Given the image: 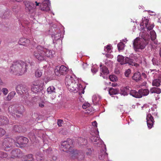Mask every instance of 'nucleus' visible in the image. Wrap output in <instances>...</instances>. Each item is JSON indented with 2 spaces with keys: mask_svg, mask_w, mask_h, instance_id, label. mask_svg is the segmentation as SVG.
<instances>
[{
  "mask_svg": "<svg viewBox=\"0 0 161 161\" xmlns=\"http://www.w3.org/2000/svg\"><path fill=\"white\" fill-rule=\"evenodd\" d=\"M27 64L22 61H18L13 63L10 66V71L12 73L18 75L24 74L27 69Z\"/></svg>",
  "mask_w": 161,
  "mask_h": 161,
  "instance_id": "1",
  "label": "nucleus"
},
{
  "mask_svg": "<svg viewBox=\"0 0 161 161\" xmlns=\"http://www.w3.org/2000/svg\"><path fill=\"white\" fill-rule=\"evenodd\" d=\"M65 83L69 90L72 92H76L79 90L82 91V93L84 94V91L80 84H77L72 76L69 75H67L65 79Z\"/></svg>",
  "mask_w": 161,
  "mask_h": 161,
  "instance_id": "2",
  "label": "nucleus"
},
{
  "mask_svg": "<svg viewBox=\"0 0 161 161\" xmlns=\"http://www.w3.org/2000/svg\"><path fill=\"white\" fill-rule=\"evenodd\" d=\"M148 43L147 39L146 37H143L142 39L136 38L134 41L133 47L136 51H137L139 49H143Z\"/></svg>",
  "mask_w": 161,
  "mask_h": 161,
  "instance_id": "3",
  "label": "nucleus"
},
{
  "mask_svg": "<svg viewBox=\"0 0 161 161\" xmlns=\"http://www.w3.org/2000/svg\"><path fill=\"white\" fill-rule=\"evenodd\" d=\"M149 93V90L147 89H141L138 91L135 90H131L130 94L133 97L136 98H140L143 96L147 95Z\"/></svg>",
  "mask_w": 161,
  "mask_h": 161,
  "instance_id": "4",
  "label": "nucleus"
},
{
  "mask_svg": "<svg viewBox=\"0 0 161 161\" xmlns=\"http://www.w3.org/2000/svg\"><path fill=\"white\" fill-rule=\"evenodd\" d=\"M43 50V47L38 46L33 53L35 58L39 61H42L45 59V54Z\"/></svg>",
  "mask_w": 161,
  "mask_h": 161,
  "instance_id": "5",
  "label": "nucleus"
},
{
  "mask_svg": "<svg viewBox=\"0 0 161 161\" xmlns=\"http://www.w3.org/2000/svg\"><path fill=\"white\" fill-rule=\"evenodd\" d=\"M72 141L69 139L66 141L63 142L61 143V150L67 153L69 152V154H71L72 150Z\"/></svg>",
  "mask_w": 161,
  "mask_h": 161,
  "instance_id": "6",
  "label": "nucleus"
},
{
  "mask_svg": "<svg viewBox=\"0 0 161 161\" xmlns=\"http://www.w3.org/2000/svg\"><path fill=\"white\" fill-rule=\"evenodd\" d=\"M24 3L25 6L26 10L30 13H32L34 12L36 6H41L40 3L36 1L35 2V3L28 1H24Z\"/></svg>",
  "mask_w": 161,
  "mask_h": 161,
  "instance_id": "7",
  "label": "nucleus"
},
{
  "mask_svg": "<svg viewBox=\"0 0 161 161\" xmlns=\"http://www.w3.org/2000/svg\"><path fill=\"white\" fill-rule=\"evenodd\" d=\"M17 105H11L8 108L9 113L14 118L19 117V115H21L23 112V111H19V108H17Z\"/></svg>",
  "mask_w": 161,
  "mask_h": 161,
  "instance_id": "8",
  "label": "nucleus"
},
{
  "mask_svg": "<svg viewBox=\"0 0 161 161\" xmlns=\"http://www.w3.org/2000/svg\"><path fill=\"white\" fill-rule=\"evenodd\" d=\"M14 140L9 137H6L4 139L2 144L3 148L6 151H8L12 146Z\"/></svg>",
  "mask_w": 161,
  "mask_h": 161,
  "instance_id": "9",
  "label": "nucleus"
},
{
  "mask_svg": "<svg viewBox=\"0 0 161 161\" xmlns=\"http://www.w3.org/2000/svg\"><path fill=\"white\" fill-rule=\"evenodd\" d=\"M68 71V68L64 65H61L59 67L57 66L54 70L55 75L58 76L61 75H65Z\"/></svg>",
  "mask_w": 161,
  "mask_h": 161,
  "instance_id": "10",
  "label": "nucleus"
},
{
  "mask_svg": "<svg viewBox=\"0 0 161 161\" xmlns=\"http://www.w3.org/2000/svg\"><path fill=\"white\" fill-rule=\"evenodd\" d=\"M70 156L73 159L77 158L79 160H83L84 159V153L83 152L76 150L71 152Z\"/></svg>",
  "mask_w": 161,
  "mask_h": 161,
  "instance_id": "11",
  "label": "nucleus"
},
{
  "mask_svg": "<svg viewBox=\"0 0 161 161\" xmlns=\"http://www.w3.org/2000/svg\"><path fill=\"white\" fill-rule=\"evenodd\" d=\"M15 89L17 92L20 95L25 93L26 95L28 94V89L27 87L25 86L18 85L16 86Z\"/></svg>",
  "mask_w": 161,
  "mask_h": 161,
  "instance_id": "12",
  "label": "nucleus"
},
{
  "mask_svg": "<svg viewBox=\"0 0 161 161\" xmlns=\"http://www.w3.org/2000/svg\"><path fill=\"white\" fill-rule=\"evenodd\" d=\"M42 89V85L38 82H34L31 88L32 92L35 93L40 92Z\"/></svg>",
  "mask_w": 161,
  "mask_h": 161,
  "instance_id": "13",
  "label": "nucleus"
},
{
  "mask_svg": "<svg viewBox=\"0 0 161 161\" xmlns=\"http://www.w3.org/2000/svg\"><path fill=\"white\" fill-rule=\"evenodd\" d=\"M14 140L15 143L18 144L19 146L25 144L28 142V139L23 136H17Z\"/></svg>",
  "mask_w": 161,
  "mask_h": 161,
  "instance_id": "14",
  "label": "nucleus"
},
{
  "mask_svg": "<svg viewBox=\"0 0 161 161\" xmlns=\"http://www.w3.org/2000/svg\"><path fill=\"white\" fill-rule=\"evenodd\" d=\"M50 2L49 0H44L42 3V7H41L40 8L42 10L47 12L50 10Z\"/></svg>",
  "mask_w": 161,
  "mask_h": 161,
  "instance_id": "15",
  "label": "nucleus"
},
{
  "mask_svg": "<svg viewBox=\"0 0 161 161\" xmlns=\"http://www.w3.org/2000/svg\"><path fill=\"white\" fill-rule=\"evenodd\" d=\"M146 119L148 127L150 129L153 127L154 122L153 117L151 113H148L147 114Z\"/></svg>",
  "mask_w": 161,
  "mask_h": 161,
  "instance_id": "16",
  "label": "nucleus"
},
{
  "mask_svg": "<svg viewBox=\"0 0 161 161\" xmlns=\"http://www.w3.org/2000/svg\"><path fill=\"white\" fill-rule=\"evenodd\" d=\"M11 158H20L22 156V153L19 149H16L13 150L11 153Z\"/></svg>",
  "mask_w": 161,
  "mask_h": 161,
  "instance_id": "17",
  "label": "nucleus"
},
{
  "mask_svg": "<svg viewBox=\"0 0 161 161\" xmlns=\"http://www.w3.org/2000/svg\"><path fill=\"white\" fill-rule=\"evenodd\" d=\"M19 45L27 47L30 45V41L29 39H28L25 38H21L19 41Z\"/></svg>",
  "mask_w": 161,
  "mask_h": 161,
  "instance_id": "18",
  "label": "nucleus"
},
{
  "mask_svg": "<svg viewBox=\"0 0 161 161\" xmlns=\"http://www.w3.org/2000/svg\"><path fill=\"white\" fill-rule=\"evenodd\" d=\"M131 56H130V58H125V62L126 64H128L129 65L134 66L137 67L139 66V65L135 63L133 61V59L132 58Z\"/></svg>",
  "mask_w": 161,
  "mask_h": 161,
  "instance_id": "19",
  "label": "nucleus"
},
{
  "mask_svg": "<svg viewBox=\"0 0 161 161\" xmlns=\"http://www.w3.org/2000/svg\"><path fill=\"white\" fill-rule=\"evenodd\" d=\"M99 158L101 160H106L108 158V154L106 151L104 150H101L99 155Z\"/></svg>",
  "mask_w": 161,
  "mask_h": 161,
  "instance_id": "20",
  "label": "nucleus"
},
{
  "mask_svg": "<svg viewBox=\"0 0 161 161\" xmlns=\"http://www.w3.org/2000/svg\"><path fill=\"white\" fill-rule=\"evenodd\" d=\"M9 120L8 118L4 116L0 115V125L8 124Z\"/></svg>",
  "mask_w": 161,
  "mask_h": 161,
  "instance_id": "21",
  "label": "nucleus"
},
{
  "mask_svg": "<svg viewBox=\"0 0 161 161\" xmlns=\"http://www.w3.org/2000/svg\"><path fill=\"white\" fill-rule=\"evenodd\" d=\"M132 79L136 82L141 80L142 79L141 74L138 72L135 73L132 76Z\"/></svg>",
  "mask_w": 161,
  "mask_h": 161,
  "instance_id": "22",
  "label": "nucleus"
},
{
  "mask_svg": "<svg viewBox=\"0 0 161 161\" xmlns=\"http://www.w3.org/2000/svg\"><path fill=\"white\" fill-rule=\"evenodd\" d=\"M101 97L98 95H95L92 97V101L94 105L99 104Z\"/></svg>",
  "mask_w": 161,
  "mask_h": 161,
  "instance_id": "23",
  "label": "nucleus"
},
{
  "mask_svg": "<svg viewBox=\"0 0 161 161\" xmlns=\"http://www.w3.org/2000/svg\"><path fill=\"white\" fill-rule=\"evenodd\" d=\"M129 87H128L121 88L120 90L119 93L122 95L126 96L128 94V92H129Z\"/></svg>",
  "mask_w": 161,
  "mask_h": 161,
  "instance_id": "24",
  "label": "nucleus"
},
{
  "mask_svg": "<svg viewBox=\"0 0 161 161\" xmlns=\"http://www.w3.org/2000/svg\"><path fill=\"white\" fill-rule=\"evenodd\" d=\"M43 50L44 51V52L45 54V58H46V57L50 58L53 57V54L51 51L47 50L45 48H44L43 47Z\"/></svg>",
  "mask_w": 161,
  "mask_h": 161,
  "instance_id": "25",
  "label": "nucleus"
},
{
  "mask_svg": "<svg viewBox=\"0 0 161 161\" xmlns=\"http://www.w3.org/2000/svg\"><path fill=\"white\" fill-rule=\"evenodd\" d=\"M149 23V20L145 17L144 18H142V22L140 24V25L141 26H142V28H144V27H146Z\"/></svg>",
  "mask_w": 161,
  "mask_h": 161,
  "instance_id": "26",
  "label": "nucleus"
},
{
  "mask_svg": "<svg viewBox=\"0 0 161 161\" xmlns=\"http://www.w3.org/2000/svg\"><path fill=\"white\" fill-rule=\"evenodd\" d=\"M22 160L23 161H33L34 158L31 154H29L28 155L24 156Z\"/></svg>",
  "mask_w": 161,
  "mask_h": 161,
  "instance_id": "27",
  "label": "nucleus"
},
{
  "mask_svg": "<svg viewBox=\"0 0 161 161\" xmlns=\"http://www.w3.org/2000/svg\"><path fill=\"white\" fill-rule=\"evenodd\" d=\"M91 139L93 142H95V144L97 145L100 141L99 138L97 136H93L91 137Z\"/></svg>",
  "mask_w": 161,
  "mask_h": 161,
  "instance_id": "28",
  "label": "nucleus"
},
{
  "mask_svg": "<svg viewBox=\"0 0 161 161\" xmlns=\"http://www.w3.org/2000/svg\"><path fill=\"white\" fill-rule=\"evenodd\" d=\"M16 93L14 91H12L10 92L5 99L7 101H10L12 99L15 95Z\"/></svg>",
  "mask_w": 161,
  "mask_h": 161,
  "instance_id": "29",
  "label": "nucleus"
},
{
  "mask_svg": "<svg viewBox=\"0 0 161 161\" xmlns=\"http://www.w3.org/2000/svg\"><path fill=\"white\" fill-rule=\"evenodd\" d=\"M109 93L110 95H115L119 93V90L117 89L111 88L109 89Z\"/></svg>",
  "mask_w": 161,
  "mask_h": 161,
  "instance_id": "30",
  "label": "nucleus"
},
{
  "mask_svg": "<svg viewBox=\"0 0 161 161\" xmlns=\"http://www.w3.org/2000/svg\"><path fill=\"white\" fill-rule=\"evenodd\" d=\"M117 61L122 65L125 64V58L124 59L123 56L119 55L117 57Z\"/></svg>",
  "mask_w": 161,
  "mask_h": 161,
  "instance_id": "31",
  "label": "nucleus"
},
{
  "mask_svg": "<svg viewBox=\"0 0 161 161\" xmlns=\"http://www.w3.org/2000/svg\"><path fill=\"white\" fill-rule=\"evenodd\" d=\"M150 92L151 93H156L159 94L161 92V90L158 88L153 87L151 89Z\"/></svg>",
  "mask_w": 161,
  "mask_h": 161,
  "instance_id": "32",
  "label": "nucleus"
},
{
  "mask_svg": "<svg viewBox=\"0 0 161 161\" xmlns=\"http://www.w3.org/2000/svg\"><path fill=\"white\" fill-rule=\"evenodd\" d=\"M47 93L51 94L56 92V90L55 87L53 86H49L47 89Z\"/></svg>",
  "mask_w": 161,
  "mask_h": 161,
  "instance_id": "33",
  "label": "nucleus"
},
{
  "mask_svg": "<svg viewBox=\"0 0 161 161\" xmlns=\"http://www.w3.org/2000/svg\"><path fill=\"white\" fill-rule=\"evenodd\" d=\"M161 82V80L159 79H155L153 81L152 85L154 86H160Z\"/></svg>",
  "mask_w": 161,
  "mask_h": 161,
  "instance_id": "34",
  "label": "nucleus"
},
{
  "mask_svg": "<svg viewBox=\"0 0 161 161\" xmlns=\"http://www.w3.org/2000/svg\"><path fill=\"white\" fill-rule=\"evenodd\" d=\"M101 72L104 75H107L109 73V71L108 69L106 66H103L101 68L100 70Z\"/></svg>",
  "mask_w": 161,
  "mask_h": 161,
  "instance_id": "35",
  "label": "nucleus"
},
{
  "mask_svg": "<svg viewBox=\"0 0 161 161\" xmlns=\"http://www.w3.org/2000/svg\"><path fill=\"white\" fill-rule=\"evenodd\" d=\"M77 141H78V143H80L81 145H85L87 141L85 139L82 138H79Z\"/></svg>",
  "mask_w": 161,
  "mask_h": 161,
  "instance_id": "36",
  "label": "nucleus"
},
{
  "mask_svg": "<svg viewBox=\"0 0 161 161\" xmlns=\"http://www.w3.org/2000/svg\"><path fill=\"white\" fill-rule=\"evenodd\" d=\"M151 39L152 41L154 40L156 38V35L155 32L154 31L150 32Z\"/></svg>",
  "mask_w": 161,
  "mask_h": 161,
  "instance_id": "37",
  "label": "nucleus"
},
{
  "mask_svg": "<svg viewBox=\"0 0 161 161\" xmlns=\"http://www.w3.org/2000/svg\"><path fill=\"white\" fill-rule=\"evenodd\" d=\"M117 47L119 51L123 50L124 49L125 44L123 42H120L118 44Z\"/></svg>",
  "mask_w": 161,
  "mask_h": 161,
  "instance_id": "38",
  "label": "nucleus"
},
{
  "mask_svg": "<svg viewBox=\"0 0 161 161\" xmlns=\"http://www.w3.org/2000/svg\"><path fill=\"white\" fill-rule=\"evenodd\" d=\"M27 97H24V98L25 99V102L26 104L29 106H32L33 105V102H31V100H29L27 99Z\"/></svg>",
  "mask_w": 161,
  "mask_h": 161,
  "instance_id": "39",
  "label": "nucleus"
},
{
  "mask_svg": "<svg viewBox=\"0 0 161 161\" xmlns=\"http://www.w3.org/2000/svg\"><path fill=\"white\" fill-rule=\"evenodd\" d=\"M42 75V72L40 70L37 69L35 72V75L37 77H40Z\"/></svg>",
  "mask_w": 161,
  "mask_h": 161,
  "instance_id": "40",
  "label": "nucleus"
},
{
  "mask_svg": "<svg viewBox=\"0 0 161 161\" xmlns=\"http://www.w3.org/2000/svg\"><path fill=\"white\" fill-rule=\"evenodd\" d=\"M110 80L112 81H116L117 80V77L114 75H111L109 76V77Z\"/></svg>",
  "mask_w": 161,
  "mask_h": 161,
  "instance_id": "41",
  "label": "nucleus"
},
{
  "mask_svg": "<svg viewBox=\"0 0 161 161\" xmlns=\"http://www.w3.org/2000/svg\"><path fill=\"white\" fill-rule=\"evenodd\" d=\"M61 34L60 33H58L54 35H52V37L54 38L55 40H58L60 39V38Z\"/></svg>",
  "mask_w": 161,
  "mask_h": 161,
  "instance_id": "42",
  "label": "nucleus"
},
{
  "mask_svg": "<svg viewBox=\"0 0 161 161\" xmlns=\"http://www.w3.org/2000/svg\"><path fill=\"white\" fill-rule=\"evenodd\" d=\"M13 130L16 132H19L21 130V128L20 126L16 125L13 127Z\"/></svg>",
  "mask_w": 161,
  "mask_h": 161,
  "instance_id": "43",
  "label": "nucleus"
},
{
  "mask_svg": "<svg viewBox=\"0 0 161 161\" xmlns=\"http://www.w3.org/2000/svg\"><path fill=\"white\" fill-rule=\"evenodd\" d=\"M153 27L154 25L153 24H150L149 23L146 26V27L147 28L148 30L150 31L153 29Z\"/></svg>",
  "mask_w": 161,
  "mask_h": 161,
  "instance_id": "44",
  "label": "nucleus"
},
{
  "mask_svg": "<svg viewBox=\"0 0 161 161\" xmlns=\"http://www.w3.org/2000/svg\"><path fill=\"white\" fill-rule=\"evenodd\" d=\"M8 156L7 154L6 153L3 152H0V157L1 158H6Z\"/></svg>",
  "mask_w": 161,
  "mask_h": 161,
  "instance_id": "45",
  "label": "nucleus"
},
{
  "mask_svg": "<svg viewBox=\"0 0 161 161\" xmlns=\"http://www.w3.org/2000/svg\"><path fill=\"white\" fill-rule=\"evenodd\" d=\"M111 47L109 45H108L106 47H105L104 50L106 52H110L111 51Z\"/></svg>",
  "mask_w": 161,
  "mask_h": 161,
  "instance_id": "46",
  "label": "nucleus"
},
{
  "mask_svg": "<svg viewBox=\"0 0 161 161\" xmlns=\"http://www.w3.org/2000/svg\"><path fill=\"white\" fill-rule=\"evenodd\" d=\"M6 133V131L3 129L0 128V137L3 136Z\"/></svg>",
  "mask_w": 161,
  "mask_h": 161,
  "instance_id": "47",
  "label": "nucleus"
},
{
  "mask_svg": "<svg viewBox=\"0 0 161 161\" xmlns=\"http://www.w3.org/2000/svg\"><path fill=\"white\" fill-rule=\"evenodd\" d=\"M1 91H2L3 94L5 95H6L8 92V89L6 88H3L1 90Z\"/></svg>",
  "mask_w": 161,
  "mask_h": 161,
  "instance_id": "48",
  "label": "nucleus"
},
{
  "mask_svg": "<svg viewBox=\"0 0 161 161\" xmlns=\"http://www.w3.org/2000/svg\"><path fill=\"white\" fill-rule=\"evenodd\" d=\"M90 104L87 102L85 103L83 105H82V108L83 109H86L88 107H90Z\"/></svg>",
  "mask_w": 161,
  "mask_h": 161,
  "instance_id": "49",
  "label": "nucleus"
},
{
  "mask_svg": "<svg viewBox=\"0 0 161 161\" xmlns=\"http://www.w3.org/2000/svg\"><path fill=\"white\" fill-rule=\"evenodd\" d=\"M131 73V70L130 69H128L127 70H126L125 73V75L127 77H128L129 76V75Z\"/></svg>",
  "mask_w": 161,
  "mask_h": 161,
  "instance_id": "50",
  "label": "nucleus"
},
{
  "mask_svg": "<svg viewBox=\"0 0 161 161\" xmlns=\"http://www.w3.org/2000/svg\"><path fill=\"white\" fill-rule=\"evenodd\" d=\"M151 111L150 110L149 111V113H151L152 115H153L154 116H157V111H155L154 112H152V111H154L155 110H153V109L152 108H151Z\"/></svg>",
  "mask_w": 161,
  "mask_h": 161,
  "instance_id": "51",
  "label": "nucleus"
},
{
  "mask_svg": "<svg viewBox=\"0 0 161 161\" xmlns=\"http://www.w3.org/2000/svg\"><path fill=\"white\" fill-rule=\"evenodd\" d=\"M42 155L41 156L39 155L38 154L36 155V159L37 161H42L43 160V158L42 157Z\"/></svg>",
  "mask_w": 161,
  "mask_h": 161,
  "instance_id": "52",
  "label": "nucleus"
},
{
  "mask_svg": "<svg viewBox=\"0 0 161 161\" xmlns=\"http://www.w3.org/2000/svg\"><path fill=\"white\" fill-rule=\"evenodd\" d=\"M63 120L61 119H58V125L59 126H62L63 124Z\"/></svg>",
  "mask_w": 161,
  "mask_h": 161,
  "instance_id": "53",
  "label": "nucleus"
},
{
  "mask_svg": "<svg viewBox=\"0 0 161 161\" xmlns=\"http://www.w3.org/2000/svg\"><path fill=\"white\" fill-rule=\"evenodd\" d=\"M91 71L92 73H95L98 71V69L95 68L94 67H92L91 69Z\"/></svg>",
  "mask_w": 161,
  "mask_h": 161,
  "instance_id": "54",
  "label": "nucleus"
},
{
  "mask_svg": "<svg viewBox=\"0 0 161 161\" xmlns=\"http://www.w3.org/2000/svg\"><path fill=\"white\" fill-rule=\"evenodd\" d=\"M31 102H33V105L34 104V103L36 101V99L35 97H33L32 98L31 100Z\"/></svg>",
  "mask_w": 161,
  "mask_h": 161,
  "instance_id": "55",
  "label": "nucleus"
},
{
  "mask_svg": "<svg viewBox=\"0 0 161 161\" xmlns=\"http://www.w3.org/2000/svg\"><path fill=\"white\" fill-rule=\"evenodd\" d=\"M92 125L94 127H97V122L96 121H93L92 123Z\"/></svg>",
  "mask_w": 161,
  "mask_h": 161,
  "instance_id": "56",
  "label": "nucleus"
},
{
  "mask_svg": "<svg viewBox=\"0 0 161 161\" xmlns=\"http://www.w3.org/2000/svg\"><path fill=\"white\" fill-rule=\"evenodd\" d=\"M44 103L43 102H42L41 103H39V105L40 107H41V108H43V107H44Z\"/></svg>",
  "mask_w": 161,
  "mask_h": 161,
  "instance_id": "57",
  "label": "nucleus"
},
{
  "mask_svg": "<svg viewBox=\"0 0 161 161\" xmlns=\"http://www.w3.org/2000/svg\"><path fill=\"white\" fill-rule=\"evenodd\" d=\"M88 65H87L86 64L83 63L82 64V66L84 69H85L86 68H87Z\"/></svg>",
  "mask_w": 161,
  "mask_h": 161,
  "instance_id": "58",
  "label": "nucleus"
},
{
  "mask_svg": "<svg viewBox=\"0 0 161 161\" xmlns=\"http://www.w3.org/2000/svg\"><path fill=\"white\" fill-rule=\"evenodd\" d=\"M57 160V157L56 156H53L52 158V161H56Z\"/></svg>",
  "mask_w": 161,
  "mask_h": 161,
  "instance_id": "59",
  "label": "nucleus"
},
{
  "mask_svg": "<svg viewBox=\"0 0 161 161\" xmlns=\"http://www.w3.org/2000/svg\"><path fill=\"white\" fill-rule=\"evenodd\" d=\"M88 150L89 151V152H87L86 153V154L87 155H90V154L91 153V149L89 148V149H88Z\"/></svg>",
  "mask_w": 161,
  "mask_h": 161,
  "instance_id": "60",
  "label": "nucleus"
},
{
  "mask_svg": "<svg viewBox=\"0 0 161 161\" xmlns=\"http://www.w3.org/2000/svg\"><path fill=\"white\" fill-rule=\"evenodd\" d=\"M12 2L16 1L17 2H20L23 1V0H10Z\"/></svg>",
  "mask_w": 161,
  "mask_h": 161,
  "instance_id": "61",
  "label": "nucleus"
},
{
  "mask_svg": "<svg viewBox=\"0 0 161 161\" xmlns=\"http://www.w3.org/2000/svg\"><path fill=\"white\" fill-rule=\"evenodd\" d=\"M155 61V59H153L152 60V61L153 62V64L154 65H157V64H156V62H154Z\"/></svg>",
  "mask_w": 161,
  "mask_h": 161,
  "instance_id": "62",
  "label": "nucleus"
},
{
  "mask_svg": "<svg viewBox=\"0 0 161 161\" xmlns=\"http://www.w3.org/2000/svg\"><path fill=\"white\" fill-rule=\"evenodd\" d=\"M100 75L101 76H102L103 77V78L104 79H105V78H107V77L103 75V74L101 72L100 73Z\"/></svg>",
  "mask_w": 161,
  "mask_h": 161,
  "instance_id": "63",
  "label": "nucleus"
},
{
  "mask_svg": "<svg viewBox=\"0 0 161 161\" xmlns=\"http://www.w3.org/2000/svg\"><path fill=\"white\" fill-rule=\"evenodd\" d=\"M117 85V84L115 83H113L112 84V86L114 87L115 86Z\"/></svg>",
  "mask_w": 161,
  "mask_h": 161,
  "instance_id": "64",
  "label": "nucleus"
}]
</instances>
